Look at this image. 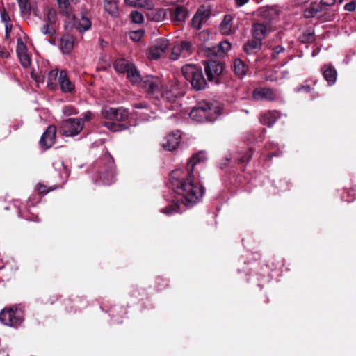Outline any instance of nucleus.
I'll return each mask as SVG.
<instances>
[{
    "label": "nucleus",
    "instance_id": "obj_19",
    "mask_svg": "<svg viewBox=\"0 0 356 356\" xmlns=\"http://www.w3.org/2000/svg\"><path fill=\"white\" fill-rule=\"evenodd\" d=\"M91 25L90 19L85 15H81L80 18L76 19L75 23V27L80 33H83L89 30Z\"/></svg>",
    "mask_w": 356,
    "mask_h": 356
},
{
    "label": "nucleus",
    "instance_id": "obj_27",
    "mask_svg": "<svg viewBox=\"0 0 356 356\" xmlns=\"http://www.w3.org/2000/svg\"><path fill=\"white\" fill-rule=\"evenodd\" d=\"M131 65H133L131 63H129L127 60L122 58L115 61L114 67L117 72L124 73L127 72Z\"/></svg>",
    "mask_w": 356,
    "mask_h": 356
},
{
    "label": "nucleus",
    "instance_id": "obj_56",
    "mask_svg": "<svg viewBox=\"0 0 356 356\" xmlns=\"http://www.w3.org/2000/svg\"><path fill=\"white\" fill-rule=\"evenodd\" d=\"M249 0H237L236 3L239 6H242L245 4Z\"/></svg>",
    "mask_w": 356,
    "mask_h": 356
},
{
    "label": "nucleus",
    "instance_id": "obj_35",
    "mask_svg": "<svg viewBox=\"0 0 356 356\" xmlns=\"http://www.w3.org/2000/svg\"><path fill=\"white\" fill-rule=\"evenodd\" d=\"M17 56L22 66L27 68L31 65V58L27 52L17 54Z\"/></svg>",
    "mask_w": 356,
    "mask_h": 356
},
{
    "label": "nucleus",
    "instance_id": "obj_47",
    "mask_svg": "<svg viewBox=\"0 0 356 356\" xmlns=\"http://www.w3.org/2000/svg\"><path fill=\"white\" fill-rule=\"evenodd\" d=\"M22 10H27L29 8V0H17Z\"/></svg>",
    "mask_w": 356,
    "mask_h": 356
},
{
    "label": "nucleus",
    "instance_id": "obj_20",
    "mask_svg": "<svg viewBox=\"0 0 356 356\" xmlns=\"http://www.w3.org/2000/svg\"><path fill=\"white\" fill-rule=\"evenodd\" d=\"M323 74L325 79L328 82L329 85L335 83L337 79V71L330 65H324L323 68Z\"/></svg>",
    "mask_w": 356,
    "mask_h": 356
},
{
    "label": "nucleus",
    "instance_id": "obj_14",
    "mask_svg": "<svg viewBox=\"0 0 356 356\" xmlns=\"http://www.w3.org/2000/svg\"><path fill=\"white\" fill-rule=\"evenodd\" d=\"M188 82L196 90H201L206 88L207 81L203 76L201 67L193 75L192 78L189 79Z\"/></svg>",
    "mask_w": 356,
    "mask_h": 356
},
{
    "label": "nucleus",
    "instance_id": "obj_25",
    "mask_svg": "<svg viewBox=\"0 0 356 356\" xmlns=\"http://www.w3.org/2000/svg\"><path fill=\"white\" fill-rule=\"evenodd\" d=\"M104 10L113 17H117L118 15V7L116 0H104Z\"/></svg>",
    "mask_w": 356,
    "mask_h": 356
},
{
    "label": "nucleus",
    "instance_id": "obj_58",
    "mask_svg": "<svg viewBox=\"0 0 356 356\" xmlns=\"http://www.w3.org/2000/svg\"><path fill=\"white\" fill-rule=\"evenodd\" d=\"M200 35L204 38V40L207 39V38L209 36V34L206 31H202L200 33Z\"/></svg>",
    "mask_w": 356,
    "mask_h": 356
},
{
    "label": "nucleus",
    "instance_id": "obj_53",
    "mask_svg": "<svg viewBox=\"0 0 356 356\" xmlns=\"http://www.w3.org/2000/svg\"><path fill=\"white\" fill-rule=\"evenodd\" d=\"M1 17L2 21L6 23H7L10 20L9 15L6 12L2 13Z\"/></svg>",
    "mask_w": 356,
    "mask_h": 356
},
{
    "label": "nucleus",
    "instance_id": "obj_26",
    "mask_svg": "<svg viewBox=\"0 0 356 356\" xmlns=\"http://www.w3.org/2000/svg\"><path fill=\"white\" fill-rule=\"evenodd\" d=\"M232 20L231 15H225L220 26V31L223 35H229L232 33L230 23Z\"/></svg>",
    "mask_w": 356,
    "mask_h": 356
},
{
    "label": "nucleus",
    "instance_id": "obj_24",
    "mask_svg": "<svg viewBox=\"0 0 356 356\" xmlns=\"http://www.w3.org/2000/svg\"><path fill=\"white\" fill-rule=\"evenodd\" d=\"M248 67L244 63L243 60L236 58L234 61V70L235 74L238 76H243L246 74Z\"/></svg>",
    "mask_w": 356,
    "mask_h": 356
},
{
    "label": "nucleus",
    "instance_id": "obj_49",
    "mask_svg": "<svg viewBox=\"0 0 356 356\" xmlns=\"http://www.w3.org/2000/svg\"><path fill=\"white\" fill-rule=\"evenodd\" d=\"M48 20L52 23L55 22L56 12L54 10H49L47 13Z\"/></svg>",
    "mask_w": 356,
    "mask_h": 356
},
{
    "label": "nucleus",
    "instance_id": "obj_34",
    "mask_svg": "<svg viewBox=\"0 0 356 356\" xmlns=\"http://www.w3.org/2000/svg\"><path fill=\"white\" fill-rule=\"evenodd\" d=\"M181 56H183V53L179 44L175 45L171 51L170 58L172 60H178Z\"/></svg>",
    "mask_w": 356,
    "mask_h": 356
},
{
    "label": "nucleus",
    "instance_id": "obj_30",
    "mask_svg": "<svg viewBox=\"0 0 356 356\" xmlns=\"http://www.w3.org/2000/svg\"><path fill=\"white\" fill-rule=\"evenodd\" d=\"M181 50L183 53V57H186L192 54L193 52V45L192 43L189 41H182L180 44H179Z\"/></svg>",
    "mask_w": 356,
    "mask_h": 356
},
{
    "label": "nucleus",
    "instance_id": "obj_33",
    "mask_svg": "<svg viewBox=\"0 0 356 356\" xmlns=\"http://www.w3.org/2000/svg\"><path fill=\"white\" fill-rule=\"evenodd\" d=\"M170 44L169 40L166 38H161L156 40L155 47L159 48L161 51L164 53L168 48Z\"/></svg>",
    "mask_w": 356,
    "mask_h": 356
},
{
    "label": "nucleus",
    "instance_id": "obj_32",
    "mask_svg": "<svg viewBox=\"0 0 356 356\" xmlns=\"http://www.w3.org/2000/svg\"><path fill=\"white\" fill-rule=\"evenodd\" d=\"M126 4L134 8H147V0H124Z\"/></svg>",
    "mask_w": 356,
    "mask_h": 356
},
{
    "label": "nucleus",
    "instance_id": "obj_17",
    "mask_svg": "<svg viewBox=\"0 0 356 356\" xmlns=\"http://www.w3.org/2000/svg\"><path fill=\"white\" fill-rule=\"evenodd\" d=\"M279 118V113L275 111H269L263 113L260 117L261 124L271 127Z\"/></svg>",
    "mask_w": 356,
    "mask_h": 356
},
{
    "label": "nucleus",
    "instance_id": "obj_61",
    "mask_svg": "<svg viewBox=\"0 0 356 356\" xmlns=\"http://www.w3.org/2000/svg\"><path fill=\"white\" fill-rule=\"evenodd\" d=\"M301 89L305 92H309L310 90V88L309 86H302Z\"/></svg>",
    "mask_w": 356,
    "mask_h": 356
},
{
    "label": "nucleus",
    "instance_id": "obj_57",
    "mask_svg": "<svg viewBox=\"0 0 356 356\" xmlns=\"http://www.w3.org/2000/svg\"><path fill=\"white\" fill-rule=\"evenodd\" d=\"M99 43H100V46H101L102 47H106V44H107V42H106V41H104V40H102V39H100V40H99Z\"/></svg>",
    "mask_w": 356,
    "mask_h": 356
},
{
    "label": "nucleus",
    "instance_id": "obj_45",
    "mask_svg": "<svg viewBox=\"0 0 356 356\" xmlns=\"http://www.w3.org/2000/svg\"><path fill=\"white\" fill-rule=\"evenodd\" d=\"M285 49L281 46H277L273 49L272 58L276 59L280 53L284 52Z\"/></svg>",
    "mask_w": 356,
    "mask_h": 356
},
{
    "label": "nucleus",
    "instance_id": "obj_52",
    "mask_svg": "<svg viewBox=\"0 0 356 356\" xmlns=\"http://www.w3.org/2000/svg\"><path fill=\"white\" fill-rule=\"evenodd\" d=\"M92 114L91 112H90V111L86 112L83 114V119H82L83 122L85 121L86 122L90 121L91 120V118H92Z\"/></svg>",
    "mask_w": 356,
    "mask_h": 356
},
{
    "label": "nucleus",
    "instance_id": "obj_41",
    "mask_svg": "<svg viewBox=\"0 0 356 356\" xmlns=\"http://www.w3.org/2000/svg\"><path fill=\"white\" fill-rule=\"evenodd\" d=\"M143 35L144 31L143 30L134 31L130 33V38L135 42H138L140 40Z\"/></svg>",
    "mask_w": 356,
    "mask_h": 356
},
{
    "label": "nucleus",
    "instance_id": "obj_46",
    "mask_svg": "<svg viewBox=\"0 0 356 356\" xmlns=\"http://www.w3.org/2000/svg\"><path fill=\"white\" fill-rule=\"evenodd\" d=\"M60 72L58 70H52L48 74V80L49 81L52 82L55 80L58 76H59Z\"/></svg>",
    "mask_w": 356,
    "mask_h": 356
},
{
    "label": "nucleus",
    "instance_id": "obj_23",
    "mask_svg": "<svg viewBox=\"0 0 356 356\" xmlns=\"http://www.w3.org/2000/svg\"><path fill=\"white\" fill-rule=\"evenodd\" d=\"M266 26L263 24H255L252 27L253 36L257 40H262L266 34Z\"/></svg>",
    "mask_w": 356,
    "mask_h": 356
},
{
    "label": "nucleus",
    "instance_id": "obj_28",
    "mask_svg": "<svg viewBox=\"0 0 356 356\" xmlns=\"http://www.w3.org/2000/svg\"><path fill=\"white\" fill-rule=\"evenodd\" d=\"M261 40H256L254 41V40L250 41L245 44V45L244 47V50L248 54H253L254 51L259 50L261 48Z\"/></svg>",
    "mask_w": 356,
    "mask_h": 356
},
{
    "label": "nucleus",
    "instance_id": "obj_7",
    "mask_svg": "<svg viewBox=\"0 0 356 356\" xmlns=\"http://www.w3.org/2000/svg\"><path fill=\"white\" fill-rule=\"evenodd\" d=\"M204 71L208 81L218 84L219 77L223 71V66L219 61L207 60L204 63Z\"/></svg>",
    "mask_w": 356,
    "mask_h": 356
},
{
    "label": "nucleus",
    "instance_id": "obj_42",
    "mask_svg": "<svg viewBox=\"0 0 356 356\" xmlns=\"http://www.w3.org/2000/svg\"><path fill=\"white\" fill-rule=\"evenodd\" d=\"M16 51L17 54L27 52L26 46L20 38L17 40Z\"/></svg>",
    "mask_w": 356,
    "mask_h": 356
},
{
    "label": "nucleus",
    "instance_id": "obj_15",
    "mask_svg": "<svg viewBox=\"0 0 356 356\" xmlns=\"http://www.w3.org/2000/svg\"><path fill=\"white\" fill-rule=\"evenodd\" d=\"M58 83L63 92L66 93H72L74 92V85L67 77V72L65 71L62 70L60 72Z\"/></svg>",
    "mask_w": 356,
    "mask_h": 356
},
{
    "label": "nucleus",
    "instance_id": "obj_37",
    "mask_svg": "<svg viewBox=\"0 0 356 356\" xmlns=\"http://www.w3.org/2000/svg\"><path fill=\"white\" fill-rule=\"evenodd\" d=\"M130 17L132 22L135 24H141L144 20L143 14L138 11L131 12L130 14Z\"/></svg>",
    "mask_w": 356,
    "mask_h": 356
},
{
    "label": "nucleus",
    "instance_id": "obj_50",
    "mask_svg": "<svg viewBox=\"0 0 356 356\" xmlns=\"http://www.w3.org/2000/svg\"><path fill=\"white\" fill-rule=\"evenodd\" d=\"M344 8L348 11H354L356 8V4L353 1L349 2L345 5Z\"/></svg>",
    "mask_w": 356,
    "mask_h": 356
},
{
    "label": "nucleus",
    "instance_id": "obj_62",
    "mask_svg": "<svg viewBox=\"0 0 356 356\" xmlns=\"http://www.w3.org/2000/svg\"><path fill=\"white\" fill-rule=\"evenodd\" d=\"M10 31V29H8V25L6 24V34H9Z\"/></svg>",
    "mask_w": 356,
    "mask_h": 356
},
{
    "label": "nucleus",
    "instance_id": "obj_4",
    "mask_svg": "<svg viewBox=\"0 0 356 356\" xmlns=\"http://www.w3.org/2000/svg\"><path fill=\"white\" fill-rule=\"evenodd\" d=\"M102 115L107 121L103 125L108 129L116 132L127 129V127L120 124V122H124L129 119V113L127 109L122 107L104 108L102 111Z\"/></svg>",
    "mask_w": 356,
    "mask_h": 356
},
{
    "label": "nucleus",
    "instance_id": "obj_9",
    "mask_svg": "<svg viewBox=\"0 0 356 356\" xmlns=\"http://www.w3.org/2000/svg\"><path fill=\"white\" fill-rule=\"evenodd\" d=\"M107 165L104 172L100 176V181L105 185H110L115 181L114 161L107 156Z\"/></svg>",
    "mask_w": 356,
    "mask_h": 356
},
{
    "label": "nucleus",
    "instance_id": "obj_36",
    "mask_svg": "<svg viewBox=\"0 0 356 356\" xmlns=\"http://www.w3.org/2000/svg\"><path fill=\"white\" fill-rule=\"evenodd\" d=\"M219 48V53L221 56H222L226 52L229 51L231 49V44L227 40L222 41L220 43L219 46H217Z\"/></svg>",
    "mask_w": 356,
    "mask_h": 356
},
{
    "label": "nucleus",
    "instance_id": "obj_1",
    "mask_svg": "<svg viewBox=\"0 0 356 356\" xmlns=\"http://www.w3.org/2000/svg\"><path fill=\"white\" fill-rule=\"evenodd\" d=\"M207 159V154L201 151L188 161L185 170L176 169L170 175V182L174 191L182 196L185 205H193L199 202L204 190L198 182L194 181L195 167Z\"/></svg>",
    "mask_w": 356,
    "mask_h": 356
},
{
    "label": "nucleus",
    "instance_id": "obj_10",
    "mask_svg": "<svg viewBox=\"0 0 356 356\" xmlns=\"http://www.w3.org/2000/svg\"><path fill=\"white\" fill-rule=\"evenodd\" d=\"M181 136L179 131L171 132L164 138L162 143L163 147L168 151L175 149L180 143Z\"/></svg>",
    "mask_w": 356,
    "mask_h": 356
},
{
    "label": "nucleus",
    "instance_id": "obj_8",
    "mask_svg": "<svg viewBox=\"0 0 356 356\" xmlns=\"http://www.w3.org/2000/svg\"><path fill=\"white\" fill-rule=\"evenodd\" d=\"M277 95L273 89L269 88H257L252 92V99L255 101H274Z\"/></svg>",
    "mask_w": 356,
    "mask_h": 356
},
{
    "label": "nucleus",
    "instance_id": "obj_38",
    "mask_svg": "<svg viewBox=\"0 0 356 356\" xmlns=\"http://www.w3.org/2000/svg\"><path fill=\"white\" fill-rule=\"evenodd\" d=\"M163 54L160 51L159 48L155 47L154 46L152 47L149 51V57L150 59L154 60L158 59L161 57V56Z\"/></svg>",
    "mask_w": 356,
    "mask_h": 356
},
{
    "label": "nucleus",
    "instance_id": "obj_54",
    "mask_svg": "<svg viewBox=\"0 0 356 356\" xmlns=\"http://www.w3.org/2000/svg\"><path fill=\"white\" fill-rule=\"evenodd\" d=\"M134 107L136 108H147V105L145 103H136L134 104Z\"/></svg>",
    "mask_w": 356,
    "mask_h": 356
},
{
    "label": "nucleus",
    "instance_id": "obj_60",
    "mask_svg": "<svg viewBox=\"0 0 356 356\" xmlns=\"http://www.w3.org/2000/svg\"><path fill=\"white\" fill-rule=\"evenodd\" d=\"M45 186H40L39 188H38V191L40 192V193H44L46 192L45 189H44Z\"/></svg>",
    "mask_w": 356,
    "mask_h": 356
},
{
    "label": "nucleus",
    "instance_id": "obj_13",
    "mask_svg": "<svg viewBox=\"0 0 356 356\" xmlns=\"http://www.w3.org/2000/svg\"><path fill=\"white\" fill-rule=\"evenodd\" d=\"M170 17L174 23L184 22L188 17L187 9L181 5L176 6L170 11Z\"/></svg>",
    "mask_w": 356,
    "mask_h": 356
},
{
    "label": "nucleus",
    "instance_id": "obj_39",
    "mask_svg": "<svg viewBox=\"0 0 356 356\" xmlns=\"http://www.w3.org/2000/svg\"><path fill=\"white\" fill-rule=\"evenodd\" d=\"M41 32L44 35L52 37L55 34V29L48 24H45L41 27Z\"/></svg>",
    "mask_w": 356,
    "mask_h": 356
},
{
    "label": "nucleus",
    "instance_id": "obj_29",
    "mask_svg": "<svg viewBox=\"0 0 356 356\" xmlns=\"http://www.w3.org/2000/svg\"><path fill=\"white\" fill-rule=\"evenodd\" d=\"M161 212L167 216L179 213V204L177 202H172L170 205L163 209Z\"/></svg>",
    "mask_w": 356,
    "mask_h": 356
},
{
    "label": "nucleus",
    "instance_id": "obj_48",
    "mask_svg": "<svg viewBox=\"0 0 356 356\" xmlns=\"http://www.w3.org/2000/svg\"><path fill=\"white\" fill-rule=\"evenodd\" d=\"M339 3H341L344 0H338ZM336 0H321V3L323 6H331L334 5Z\"/></svg>",
    "mask_w": 356,
    "mask_h": 356
},
{
    "label": "nucleus",
    "instance_id": "obj_12",
    "mask_svg": "<svg viewBox=\"0 0 356 356\" xmlns=\"http://www.w3.org/2000/svg\"><path fill=\"white\" fill-rule=\"evenodd\" d=\"M209 16V10L204 8L198 9L192 19L193 26L197 30L200 29L202 25L207 22Z\"/></svg>",
    "mask_w": 356,
    "mask_h": 356
},
{
    "label": "nucleus",
    "instance_id": "obj_18",
    "mask_svg": "<svg viewBox=\"0 0 356 356\" xmlns=\"http://www.w3.org/2000/svg\"><path fill=\"white\" fill-rule=\"evenodd\" d=\"M280 15V10L277 6H272L264 8L261 10V16L268 21H272L278 17Z\"/></svg>",
    "mask_w": 356,
    "mask_h": 356
},
{
    "label": "nucleus",
    "instance_id": "obj_22",
    "mask_svg": "<svg viewBox=\"0 0 356 356\" xmlns=\"http://www.w3.org/2000/svg\"><path fill=\"white\" fill-rule=\"evenodd\" d=\"M200 68V67L195 64H186L182 67L181 73L185 79L188 81Z\"/></svg>",
    "mask_w": 356,
    "mask_h": 356
},
{
    "label": "nucleus",
    "instance_id": "obj_21",
    "mask_svg": "<svg viewBox=\"0 0 356 356\" xmlns=\"http://www.w3.org/2000/svg\"><path fill=\"white\" fill-rule=\"evenodd\" d=\"M78 0H58L60 11L66 15L72 12V7L77 3Z\"/></svg>",
    "mask_w": 356,
    "mask_h": 356
},
{
    "label": "nucleus",
    "instance_id": "obj_40",
    "mask_svg": "<svg viewBox=\"0 0 356 356\" xmlns=\"http://www.w3.org/2000/svg\"><path fill=\"white\" fill-rule=\"evenodd\" d=\"M319 11L318 8H315L314 6H312L310 8L306 9L304 12V16L306 18L314 17L316 13Z\"/></svg>",
    "mask_w": 356,
    "mask_h": 356
},
{
    "label": "nucleus",
    "instance_id": "obj_59",
    "mask_svg": "<svg viewBox=\"0 0 356 356\" xmlns=\"http://www.w3.org/2000/svg\"><path fill=\"white\" fill-rule=\"evenodd\" d=\"M279 156V153L277 152H272L268 155V157L271 158L273 156Z\"/></svg>",
    "mask_w": 356,
    "mask_h": 356
},
{
    "label": "nucleus",
    "instance_id": "obj_5",
    "mask_svg": "<svg viewBox=\"0 0 356 356\" xmlns=\"http://www.w3.org/2000/svg\"><path fill=\"white\" fill-rule=\"evenodd\" d=\"M23 320V312L17 307L3 309L0 312V321L5 325L17 327Z\"/></svg>",
    "mask_w": 356,
    "mask_h": 356
},
{
    "label": "nucleus",
    "instance_id": "obj_3",
    "mask_svg": "<svg viewBox=\"0 0 356 356\" xmlns=\"http://www.w3.org/2000/svg\"><path fill=\"white\" fill-rule=\"evenodd\" d=\"M221 113V106L217 102L211 103L207 101L199 102L190 112V118L198 122H213Z\"/></svg>",
    "mask_w": 356,
    "mask_h": 356
},
{
    "label": "nucleus",
    "instance_id": "obj_44",
    "mask_svg": "<svg viewBox=\"0 0 356 356\" xmlns=\"http://www.w3.org/2000/svg\"><path fill=\"white\" fill-rule=\"evenodd\" d=\"M252 157V153L250 150L247 151L244 155L241 156L240 158H237L238 162L240 163H245L248 161Z\"/></svg>",
    "mask_w": 356,
    "mask_h": 356
},
{
    "label": "nucleus",
    "instance_id": "obj_11",
    "mask_svg": "<svg viewBox=\"0 0 356 356\" xmlns=\"http://www.w3.org/2000/svg\"><path fill=\"white\" fill-rule=\"evenodd\" d=\"M56 129L54 126H49L46 131L41 136L40 143L45 149L50 148L56 140Z\"/></svg>",
    "mask_w": 356,
    "mask_h": 356
},
{
    "label": "nucleus",
    "instance_id": "obj_2",
    "mask_svg": "<svg viewBox=\"0 0 356 356\" xmlns=\"http://www.w3.org/2000/svg\"><path fill=\"white\" fill-rule=\"evenodd\" d=\"M127 73V78L130 81L137 83L140 81V87L144 88L147 92L155 95L156 98L160 95L165 100L169 102L175 100L176 96L164 89L162 81L159 77L147 76L140 80V75L134 65L131 66Z\"/></svg>",
    "mask_w": 356,
    "mask_h": 356
},
{
    "label": "nucleus",
    "instance_id": "obj_6",
    "mask_svg": "<svg viewBox=\"0 0 356 356\" xmlns=\"http://www.w3.org/2000/svg\"><path fill=\"white\" fill-rule=\"evenodd\" d=\"M83 128L82 118H68L62 122L60 131L65 136H74L80 134Z\"/></svg>",
    "mask_w": 356,
    "mask_h": 356
},
{
    "label": "nucleus",
    "instance_id": "obj_31",
    "mask_svg": "<svg viewBox=\"0 0 356 356\" xmlns=\"http://www.w3.org/2000/svg\"><path fill=\"white\" fill-rule=\"evenodd\" d=\"M203 51L207 57H221L219 53V48L217 46L204 47L203 48Z\"/></svg>",
    "mask_w": 356,
    "mask_h": 356
},
{
    "label": "nucleus",
    "instance_id": "obj_16",
    "mask_svg": "<svg viewBox=\"0 0 356 356\" xmlns=\"http://www.w3.org/2000/svg\"><path fill=\"white\" fill-rule=\"evenodd\" d=\"M74 38L71 35H64L60 39V48L63 54L70 53L74 48Z\"/></svg>",
    "mask_w": 356,
    "mask_h": 356
},
{
    "label": "nucleus",
    "instance_id": "obj_63",
    "mask_svg": "<svg viewBox=\"0 0 356 356\" xmlns=\"http://www.w3.org/2000/svg\"><path fill=\"white\" fill-rule=\"evenodd\" d=\"M267 79V80H268V81H271L274 80V79H271V78H270V77H267V79Z\"/></svg>",
    "mask_w": 356,
    "mask_h": 356
},
{
    "label": "nucleus",
    "instance_id": "obj_51",
    "mask_svg": "<svg viewBox=\"0 0 356 356\" xmlns=\"http://www.w3.org/2000/svg\"><path fill=\"white\" fill-rule=\"evenodd\" d=\"M165 15H166V13H165V10H163V9L159 10H158L157 14H156V15L158 16L157 19L159 20H162L164 19Z\"/></svg>",
    "mask_w": 356,
    "mask_h": 356
},
{
    "label": "nucleus",
    "instance_id": "obj_43",
    "mask_svg": "<svg viewBox=\"0 0 356 356\" xmlns=\"http://www.w3.org/2000/svg\"><path fill=\"white\" fill-rule=\"evenodd\" d=\"M63 112L66 115H72L77 113V111H76L75 108L70 105L65 106L63 108Z\"/></svg>",
    "mask_w": 356,
    "mask_h": 356
},
{
    "label": "nucleus",
    "instance_id": "obj_55",
    "mask_svg": "<svg viewBox=\"0 0 356 356\" xmlns=\"http://www.w3.org/2000/svg\"><path fill=\"white\" fill-rule=\"evenodd\" d=\"M8 55V53L7 52V51L4 48L0 47V56L2 57H7Z\"/></svg>",
    "mask_w": 356,
    "mask_h": 356
}]
</instances>
